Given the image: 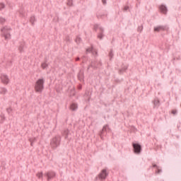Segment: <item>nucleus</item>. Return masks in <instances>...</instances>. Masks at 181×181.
<instances>
[{
  "instance_id": "obj_1",
  "label": "nucleus",
  "mask_w": 181,
  "mask_h": 181,
  "mask_svg": "<svg viewBox=\"0 0 181 181\" xmlns=\"http://www.w3.org/2000/svg\"><path fill=\"white\" fill-rule=\"evenodd\" d=\"M45 89V78H39L35 85L36 93H42Z\"/></svg>"
},
{
  "instance_id": "obj_2",
  "label": "nucleus",
  "mask_w": 181,
  "mask_h": 181,
  "mask_svg": "<svg viewBox=\"0 0 181 181\" xmlns=\"http://www.w3.org/2000/svg\"><path fill=\"white\" fill-rule=\"evenodd\" d=\"M62 142V136L59 135L55 136L50 141L51 148L57 149L60 146Z\"/></svg>"
},
{
  "instance_id": "obj_3",
  "label": "nucleus",
  "mask_w": 181,
  "mask_h": 181,
  "mask_svg": "<svg viewBox=\"0 0 181 181\" xmlns=\"http://www.w3.org/2000/svg\"><path fill=\"white\" fill-rule=\"evenodd\" d=\"M107 176H108V173H107V169H103L101 170L100 173L98 174L97 177H95V180H105L107 179Z\"/></svg>"
},
{
  "instance_id": "obj_4",
  "label": "nucleus",
  "mask_w": 181,
  "mask_h": 181,
  "mask_svg": "<svg viewBox=\"0 0 181 181\" xmlns=\"http://www.w3.org/2000/svg\"><path fill=\"white\" fill-rule=\"evenodd\" d=\"M132 146L134 153H136V155H139V153L142 152V146L139 143H133Z\"/></svg>"
},
{
  "instance_id": "obj_5",
  "label": "nucleus",
  "mask_w": 181,
  "mask_h": 181,
  "mask_svg": "<svg viewBox=\"0 0 181 181\" xmlns=\"http://www.w3.org/2000/svg\"><path fill=\"white\" fill-rule=\"evenodd\" d=\"M45 176L47 178L48 181L56 177V173L54 171H48L45 173Z\"/></svg>"
},
{
  "instance_id": "obj_6",
  "label": "nucleus",
  "mask_w": 181,
  "mask_h": 181,
  "mask_svg": "<svg viewBox=\"0 0 181 181\" xmlns=\"http://www.w3.org/2000/svg\"><path fill=\"white\" fill-rule=\"evenodd\" d=\"M104 36H105V35H104V28L103 27H100L99 28V33H98V39H100V40H103V39L104 38Z\"/></svg>"
},
{
  "instance_id": "obj_7",
  "label": "nucleus",
  "mask_w": 181,
  "mask_h": 181,
  "mask_svg": "<svg viewBox=\"0 0 181 181\" xmlns=\"http://www.w3.org/2000/svg\"><path fill=\"white\" fill-rule=\"evenodd\" d=\"M1 80L4 84H8L9 83V78L8 77V75L5 74L1 75Z\"/></svg>"
},
{
  "instance_id": "obj_8",
  "label": "nucleus",
  "mask_w": 181,
  "mask_h": 181,
  "mask_svg": "<svg viewBox=\"0 0 181 181\" xmlns=\"http://www.w3.org/2000/svg\"><path fill=\"white\" fill-rule=\"evenodd\" d=\"M159 9L161 13H163V15H168V7L166 6L161 4L159 6Z\"/></svg>"
},
{
  "instance_id": "obj_9",
  "label": "nucleus",
  "mask_w": 181,
  "mask_h": 181,
  "mask_svg": "<svg viewBox=\"0 0 181 181\" xmlns=\"http://www.w3.org/2000/svg\"><path fill=\"white\" fill-rule=\"evenodd\" d=\"M168 26L166 25H158L157 27L154 28V32H160V30H166Z\"/></svg>"
},
{
  "instance_id": "obj_10",
  "label": "nucleus",
  "mask_w": 181,
  "mask_h": 181,
  "mask_svg": "<svg viewBox=\"0 0 181 181\" xmlns=\"http://www.w3.org/2000/svg\"><path fill=\"white\" fill-rule=\"evenodd\" d=\"M103 64L101 63V62H99L97 64V62H92L90 64V67H92V69H98L99 66H101Z\"/></svg>"
},
{
  "instance_id": "obj_11",
  "label": "nucleus",
  "mask_w": 181,
  "mask_h": 181,
  "mask_svg": "<svg viewBox=\"0 0 181 181\" xmlns=\"http://www.w3.org/2000/svg\"><path fill=\"white\" fill-rule=\"evenodd\" d=\"M78 78L80 81H84V71L81 70L79 71Z\"/></svg>"
},
{
  "instance_id": "obj_12",
  "label": "nucleus",
  "mask_w": 181,
  "mask_h": 181,
  "mask_svg": "<svg viewBox=\"0 0 181 181\" xmlns=\"http://www.w3.org/2000/svg\"><path fill=\"white\" fill-rule=\"evenodd\" d=\"M153 103L154 107H158L159 105H160V101L159 100V99H158V98H156L153 100Z\"/></svg>"
},
{
  "instance_id": "obj_13",
  "label": "nucleus",
  "mask_w": 181,
  "mask_h": 181,
  "mask_svg": "<svg viewBox=\"0 0 181 181\" xmlns=\"http://www.w3.org/2000/svg\"><path fill=\"white\" fill-rule=\"evenodd\" d=\"M110 129V127L108 126V124H105L103 127L102 131L100 132V137L102 136L103 134H104V132H107V130Z\"/></svg>"
},
{
  "instance_id": "obj_14",
  "label": "nucleus",
  "mask_w": 181,
  "mask_h": 181,
  "mask_svg": "<svg viewBox=\"0 0 181 181\" xmlns=\"http://www.w3.org/2000/svg\"><path fill=\"white\" fill-rule=\"evenodd\" d=\"M69 134H70V131L68 129H66L64 130L62 135L64 136H65V139H67V138H69Z\"/></svg>"
},
{
  "instance_id": "obj_15",
  "label": "nucleus",
  "mask_w": 181,
  "mask_h": 181,
  "mask_svg": "<svg viewBox=\"0 0 181 181\" xmlns=\"http://www.w3.org/2000/svg\"><path fill=\"white\" fill-rule=\"evenodd\" d=\"M70 108L71 110V111H76L78 106L77 104L76 103H72L70 106Z\"/></svg>"
},
{
  "instance_id": "obj_16",
  "label": "nucleus",
  "mask_w": 181,
  "mask_h": 181,
  "mask_svg": "<svg viewBox=\"0 0 181 181\" xmlns=\"http://www.w3.org/2000/svg\"><path fill=\"white\" fill-rule=\"evenodd\" d=\"M10 30H11V27L6 26V27L1 28V32L9 33Z\"/></svg>"
},
{
  "instance_id": "obj_17",
  "label": "nucleus",
  "mask_w": 181,
  "mask_h": 181,
  "mask_svg": "<svg viewBox=\"0 0 181 181\" xmlns=\"http://www.w3.org/2000/svg\"><path fill=\"white\" fill-rule=\"evenodd\" d=\"M76 43H77V45H80V43H81L82 40L81 37H80V36H77L76 40H75Z\"/></svg>"
},
{
  "instance_id": "obj_18",
  "label": "nucleus",
  "mask_w": 181,
  "mask_h": 181,
  "mask_svg": "<svg viewBox=\"0 0 181 181\" xmlns=\"http://www.w3.org/2000/svg\"><path fill=\"white\" fill-rule=\"evenodd\" d=\"M3 33L4 34L5 39H11V33L6 32H3Z\"/></svg>"
},
{
  "instance_id": "obj_19",
  "label": "nucleus",
  "mask_w": 181,
  "mask_h": 181,
  "mask_svg": "<svg viewBox=\"0 0 181 181\" xmlns=\"http://www.w3.org/2000/svg\"><path fill=\"white\" fill-rule=\"evenodd\" d=\"M41 67L43 69V70H45L49 67V64H47L46 62H44L41 64Z\"/></svg>"
},
{
  "instance_id": "obj_20",
  "label": "nucleus",
  "mask_w": 181,
  "mask_h": 181,
  "mask_svg": "<svg viewBox=\"0 0 181 181\" xmlns=\"http://www.w3.org/2000/svg\"><path fill=\"white\" fill-rule=\"evenodd\" d=\"M0 93H1V94L5 95V94H6V93H8V90H6V88H2L0 90Z\"/></svg>"
},
{
  "instance_id": "obj_21",
  "label": "nucleus",
  "mask_w": 181,
  "mask_h": 181,
  "mask_svg": "<svg viewBox=\"0 0 181 181\" xmlns=\"http://www.w3.org/2000/svg\"><path fill=\"white\" fill-rule=\"evenodd\" d=\"M35 20L36 18H35V16L30 17V22L32 23V25H35Z\"/></svg>"
},
{
  "instance_id": "obj_22",
  "label": "nucleus",
  "mask_w": 181,
  "mask_h": 181,
  "mask_svg": "<svg viewBox=\"0 0 181 181\" xmlns=\"http://www.w3.org/2000/svg\"><path fill=\"white\" fill-rule=\"evenodd\" d=\"M100 28H101V26H100V24H95L93 25V29L95 32H97L98 29H100Z\"/></svg>"
},
{
  "instance_id": "obj_23",
  "label": "nucleus",
  "mask_w": 181,
  "mask_h": 181,
  "mask_svg": "<svg viewBox=\"0 0 181 181\" xmlns=\"http://www.w3.org/2000/svg\"><path fill=\"white\" fill-rule=\"evenodd\" d=\"M25 47V45L24 44H21V45L19 46L18 50L21 52V53H22V52H23V48Z\"/></svg>"
},
{
  "instance_id": "obj_24",
  "label": "nucleus",
  "mask_w": 181,
  "mask_h": 181,
  "mask_svg": "<svg viewBox=\"0 0 181 181\" xmlns=\"http://www.w3.org/2000/svg\"><path fill=\"white\" fill-rule=\"evenodd\" d=\"M109 57H110V60L114 57V52H112V49H111L109 53Z\"/></svg>"
},
{
  "instance_id": "obj_25",
  "label": "nucleus",
  "mask_w": 181,
  "mask_h": 181,
  "mask_svg": "<svg viewBox=\"0 0 181 181\" xmlns=\"http://www.w3.org/2000/svg\"><path fill=\"white\" fill-rule=\"evenodd\" d=\"M93 47L92 45L90 48L86 49V53H91L93 52Z\"/></svg>"
},
{
  "instance_id": "obj_26",
  "label": "nucleus",
  "mask_w": 181,
  "mask_h": 181,
  "mask_svg": "<svg viewBox=\"0 0 181 181\" xmlns=\"http://www.w3.org/2000/svg\"><path fill=\"white\" fill-rule=\"evenodd\" d=\"M6 112L8 113V115H11V112H12V108L11 107L6 108Z\"/></svg>"
},
{
  "instance_id": "obj_27",
  "label": "nucleus",
  "mask_w": 181,
  "mask_h": 181,
  "mask_svg": "<svg viewBox=\"0 0 181 181\" xmlns=\"http://www.w3.org/2000/svg\"><path fill=\"white\" fill-rule=\"evenodd\" d=\"M3 9H5V4L0 3V11H2Z\"/></svg>"
},
{
  "instance_id": "obj_28",
  "label": "nucleus",
  "mask_w": 181,
  "mask_h": 181,
  "mask_svg": "<svg viewBox=\"0 0 181 181\" xmlns=\"http://www.w3.org/2000/svg\"><path fill=\"white\" fill-rule=\"evenodd\" d=\"M67 5L68 6H73V0H68Z\"/></svg>"
},
{
  "instance_id": "obj_29",
  "label": "nucleus",
  "mask_w": 181,
  "mask_h": 181,
  "mask_svg": "<svg viewBox=\"0 0 181 181\" xmlns=\"http://www.w3.org/2000/svg\"><path fill=\"white\" fill-rule=\"evenodd\" d=\"M6 21V20L5 18L0 17V24L2 25V23H5Z\"/></svg>"
},
{
  "instance_id": "obj_30",
  "label": "nucleus",
  "mask_w": 181,
  "mask_h": 181,
  "mask_svg": "<svg viewBox=\"0 0 181 181\" xmlns=\"http://www.w3.org/2000/svg\"><path fill=\"white\" fill-rule=\"evenodd\" d=\"M143 30H144L143 25L139 26L137 28L138 32H140V33H141V32H142Z\"/></svg>"
},
{
  "instance_id": "obj_31",
  "label": "nucleus",
  "mask_w": 181,
  "mask_h": 181,
  "mask_svg": "<svg viewBox=\"0 0 181 181\" xmlns=\"http://www.w3.org/2000/svg\"><path fill=\"white\" fill-rule=\"evenodd\" d=\"M37 177L40 179V177H43V173H39L37 174Z\"/></svg>"
},
{
  "instance_id": "obj_32",
  "label": "nucleus",
  "mask_w": 181,
  "mask_h": 181,
  "mask_svg": "<svg viewBox=\"0 0 181 181\" xmlns=\"http://www.w3.org/2000/svg\"><path fill=\"white\" fill-rule=\"evenodd\" d=\"M171 114H173V115H176V114H177V110H173L171 111Z\"/></svg>"
},
{
  "instance_id": "obj_33",
  "label": "nucleus",
  "mask_w": 181,
  "mask_h": 181,
  "mask_svg": "<svg viewBox=\"0 0 181 181\" xmlns=\"http://www.w3.org/2000/svg\"><path fill=\"white\" fill-rule=\"evenodd\" d=\"M103 16H105V15H104V14H98V15H97V18H98V19L103 18Z\"/></svg>"
},
{
  "instance_id": "obj_34",
  "label": "nucleus",
  "mask_w": 181,
  "mask_h": 181,
  "mask_svg": "<svg viewBox=\"0 0 181 181\" xmlns=\"http://www.w3.org/2000/svg\"><path fill=\"white\" fill-rule=\"evenodd\" d=\"M127 67L126 68H123L122 69L119 70V73H123V71H127Z\"/></svg>"
},
{
  "instance_id": "obj_35",
  "label": "nucleus",
  "mask_w": 181,
  "mask_h": 181,
  "mask_svg": "<svg viewBox=\"0 0 181 181\" xmlns=\"http://www.w3.org/2000/svg\"><path fill=\"white\" fill-rule=\"evenodd\" d=\"M128 9H129V6H125L124 7V11H128Z\"/></svg>"
},
{
  "instance_id": "obj_36",
  "label": "nucleus",
  "mask_w": 181,
  "mask_h": 181,
  "mask_svg": "<svg viewBox=\"0 0 181 181\" xmlns=\"http://www.w3.org/2000/svg\"><path fill=\"white\" fill-rule=\"evenodd\" d=\"M162 170L159 169V167L157 168V170L156 171V173H161Z\"/></svg>"
},
{
  "instance_id": "obj_37",
  "label": "nucleus",
  "mask_w": 181,
  "mask_h": 181,
  "mask_svg": "<svg viewBox=\"0 0 181 181\" xmlns=\"http://www.w3.org/2000/svg\"><path fill=\"white\" fill-rule=\"evenodd\" d=\"M91 53H92V54H93V55H95V54L97 55V54H98L97 51H95L94 49L92 50V52H91Z\"/></svg>"
},
{
  "instance_id": "obj_38",
  "label": "nucleus",
  "mask_w": 181,
  "mask_h": 181,
  "mask_svg": "<svg viewBox=\"0 0 181 181\" xmlns=\"http://www.w3.org/2000/svg\"><path fill=\"white\" fill-rule=\"evenodd\" d=\"M0 117H1V119H3V120L4 121V119H5V115L1 114V115H0Z\"/></svg>"
},
{
  "instance_id": "obj_39",
  "label": "nucleus",
  "mask_w": 181,
  "mask_h": 181,
  "mask_svg": "<svg viewBox=\"0 0 181 181\" xmlns=\"http://www.w3.org/2000/svg\"><path fill=\"white\" fill-rule=\"evenodd\" d=\"M31 139V140L33 141V143L36 142V141H37V139H36L35 137H34V138H30V139Z\"/></svg>"
},
{
  "instance_id": "obj_40",
  "label": "nucleus",
  "mask_w": 181,
  "mask_h": 181,
  "mask_svg": "<svg viewBox=\"0 0 181 181\" xmlns=\"http://www.w3.org/2000/svg\"><path fill=\"white\" fill-rule=\"evenodd\" d=\"M103 5H107V0H102Z\"/></svg>"
},
{
  "instance_id": "obj_41",
  "label": "nucleus",
  "mask_w": 181,
  "mask_h": 181,
  "mask_svg": "<svg viewBox=\"0 0 181 181\" xmlns=\"http://www.w3.org/2000/svg\"><path fill=\"white\" fill-rule=\"evenodd\" d=\"M29 141L30 142L31 146H33V141L32 139H29Z\"/></svg>"
},
{
  "instance_id": "obj_42",
  "label": "nucleus",
  "mask_w": 181,
  "mask_h": 181,
  "mask_svg": "<svg viewBox=\"0 0 181 181\" xmlns=\"http://www.w3.org/2000/svg\"><path fill=\"white\" fill-rule=\"evenodd\" d=\"M153 168H156L158 169V168H159V166H158V165H156V164H153Z\"/></svg>"
},
{
  "instance_id": "obj_43",
  "label": "nucleus",
  "mask_w": 181,
  "mask_h": 181,
  "mask_svg": "<svg viewBox=\"0 0 181 181\" xmlns=\"http://www.w3.org/2000/svg\"><path fill=\"white\" fill-rule=\"evenodd\" d=\"M66 42H69L70 40V38L69 37H66Z\"/></svg>"
},
{
  "instance_id": "obj_44",
  "label": "nucleus",
  "mask_w": 181,
  "mask_h": 181,
  "mask_svg": "<svg viewBox=\"0 0 181 181\" xmlns=\"http://www.w3.org/2000/svg\"><path fill=\"white\" fill-rule=\"evenodd\" d=\"M90 67H91V65H89L88 69H87V71H88L90 70Z\"/></svg>"
},
{
  "instance_id": "obj_45",
  "label": "nucleus",
  "mask_w": 181,
  "mask_h": 181,
  "mask_svg": "<svg viewBox=\"0 0 181 181\" xmlns=\"http://www.w3.org/2000/svg\"><path fill=\"white\" fill-rule=\"evenodd\" d=\"M78 60H80V57H76V61L78 62Z\"/></svg>"
},
{
  "instance_id": "obj_46",
  "label": "nucleus",
  "mask_w": 181,
  "mask_h": 181,
  "mask_svg": "<svg viewBox=\"0 0 181 181\" xmlns=\"http://www.w3.org/2000/svg\"><path fill=\"white\" fill-rule=\"evenodd\" d=\"M82 59H86V56H83V57H82Z\"/></svg>"
}]
</instances>
